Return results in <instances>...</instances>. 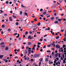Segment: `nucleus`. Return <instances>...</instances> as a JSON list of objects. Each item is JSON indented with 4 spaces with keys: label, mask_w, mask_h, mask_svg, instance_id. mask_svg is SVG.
Here are the masks:
<instances>
[{
    "label": "nucleus",
    "mask_w": 66,
    "mask_h": 66,
    "mask_svg": "<svg viewBox=\"0 0 66 66\" xmlns=\"http://www.w3.org/2000/svg\"><path fill=\"white\" fill-rule=\"evenodd\" d=\"M62 1V0H59V2H60V3H62V1Z\"/></svg>",
    "instance_id": "obj_27"
},
{
    "label": "nucleus",
    "mask_w": 66,
    "mask_h": 66,
    "mask_svg": "<svg viewBox=\"0 0 66 66\" xmlns=\"http://www.w3.org/2000/svg\"><path fill=\"white\" fill-rule=\"evenodd\" d=\"M50 27H48V28H46L45 30V31H46V30H50Z\"/></svg>",
    "instance_id": "obj_5"
},
{
    "label": "nucleus",
    "mask_w": 66,
    "mask_h": 66,
    "mask_svg": "<svg viewBox=\"0 0 66 66\" xmlns=\"http://www.w3.org/2000/svg\"><path fill=\"white\" fill-rule=\"evenodd\" d=\"M27 61H30V60H29V57H27Z\"/></svg>",
    "instance_id": "obj_16"
},
{
    "label": "nucleus",
    "mask_w": 66,
    "mask_h": 66,
    "mask_svg": "<svg viewBox=\"0 0 66 66\" xmlns=\"http://www.w3.org/2000/svg\"><path fill=\"white\" fill-rule=\"evenodd\" d=\"M36 46V45H34V46L33 47H34L35 48V47Z\"/></svg>",
    "instance_id": "obj_63"
},
{
    "label": "nucleus",
    "mask_w": 66,
    "mask_h": 66,
    "mask_svg": "<svg viewBox=\"0 0 66 66\" xmlns=\"http://www.w3.org/2000/svg\"><path fill=\"white\" fill-rule=\"evenodd\" d=\"M28 45H31V42H29L28 43Z\"/></svg>",
    "instance_id": "obj_12"
},
{
    "label": "nucleus",
    "mask_w": 66,
    "mask_h": 66,
    "mask_svg": "<svg viewBox=\"0 0 66 66\" xmlns=\"http://www.w3.org/2000/svg\"><path fill=\"white\" fill-rule=\"evenodd\" d=\"M43 51V49H41L40 50V52H42V51Z\"/></svg>",
    "instance_id": "obj_54"
},
{
    "label": "nucleus",
    "mask_w": 66,
    "mask_h": 66,
    "mask_svg": "<svg viewBox=\"0 0 66 66\" xmlns=\"http://www.w3.org/2000/svg\"><path fill=\"white\" fill-rule=\"evenodd\" d=\"M46 13L47 12H43V15H45L46 14Z\"/></svg>",
    "instance_id": "obj_23"
},
{
    "label": "nucleus",
    "mask_w": 66,
    "mask_h": 66,
    "mask_svg": "<svg viewBox=\"0 0 66 66\" xmlns=\"http://www.w3.org/2000/svg\"><path fill=\"white\" fill-rule=\"evenodd\" d=\"M18 36H16V38H19V34H18Z\"/></svg>",
    "instance_id": "obj_13"
},
{
    "label": "nucleus",
    "mask_w": 66,
    "mask_h": 66,
    "mask_svg": "<svg viewBox=\"0 0 66 66\" xmlns=\"http://www.w3.org/2000/svg\"><path fill=\"white\" fill-rule=\"evenodd\" d=\"M58 57V53L56 54H55V57Z\"/></svg>",
    "instance_id": "obj_6"
},
{
    "label": "nucleus",
    "mask_w": 66,
    "mask_h": 66,
    "mask_svg": "<svg viewBox=\"0 0 66 66\" xmlns=\"http://www.w3.org/2000/svg\"><path fill=\"white\" fill-rule=\"evenodd\" d=\"M36 36H37V35H35L34 36V37H36Z\"/></svg>",
    "instance_id": "obj_56"
},
{
    "label": "nucleus",
    "mask_w": 66,
    "mask_h": 66,
    "mask_svg": "<svg viewBox=\"0 0 66 66\" xmlns=\"http://www.w3.org/2000/svg\"><path fill=\"white\" fill-rule=\"evenodd\" d=\"M13 35H17V33H16L14 34H13Z\"/></svg>",
    "instance_id": "obj_34"
},
{
    "label": "nucleus",
    "mask_w": 66,
    "mask_h": 66,
    "mask_svg": "<svg viewBox=\"0 0 66 66\" xmlns=\"http://www.w3.org/2000/svg\"><path fill=\"white\" fill-rule=\"evenodd\" d=\"M47 52H50V51L49 50V51H47Z\"/></svg>",
    "instance_id": "obj_49"
},
{
    "label": "nucleus",
    "mask_w": 66,
    "mask_h": 66,
    "mask_svg": "<svg viewBox=\"0 0 66 66\" xmlns=\"http://www.w3.org/2000/svg\"><path fill=\"white\" fill-rule=\"evenodd\" d=\"M56 59L57 60V61H59V58L57 57L56 58Z\"/></svg>",
    "instance_id": "obj_45"
},
{
    "label": "nucleus",
    "mask_w": 66,
    "mask_h": 66,
    "mask_svg": "<svg viewBox=\"0 0 66 66\" xmlns=\"http://www.w3.org/2000/svg\"><path fill=\"white\" fill-rule=\"evenodd\" d=\"M22 14V12L21 11H20V15H21V14Z\"/></svg>",
    "instance_id": "obj_29"
},
{
    "label": "nucleus",
    "mask_w": 66,
    "mask_h": 66,
    "mask_svg": "<svg viewBox=\"0 0 66 66\" xmlns=\"http://www.w3.org/2000/svg\"><path fill=\"white\" fill-rule=\"evenodd\" d=\"M63 58H65V57H64V54H63Z\"/></svg>",
    "instance_id": "obj_60"
},
{
    "label": "nucleus",
    "mask_w": 66,
    "mask_h": 66,
    "mask_svg": "<svg viewBox=\"0 0 66 66\" xmlns=\"http://www.w3.org/2000/svg\"><path fill=\"white\" fill-rule=\"evenodd\" d=\"M16 26H18V25H19V23L18 22H16Z\"/></svg>",
    "instance_id": "obj_17"
},
{
    "label": "nucleus",
    "mask_w": 66,
    "mask_h": 66,
    "mask_svg": "<svg viewBox=\"0 0 66 66\" xmlns=\"http://www.w3.org/2000/svg\"><path fill=\"white\" fill-rule=\"evenodd\" d=\"M57 62L58 63L59 65H60V62L59 61H58Z\"/></svg>",
    "instance_id": "obj_50"
},
{
    "label": "nucleus",
    "mask_w": 66,
    "mask_h": 66,
    "mask_svg": "<svg viewBox=\"0 0 66 66\" xmlns=\"http://www.w3.org/2000/svg\"><path fill=\"white\" fill-rule=\"evenodd\" d=\"M24 14L25 15H26V16H27V15H28V13H25Z\"/></svg>",
    "instance_id": "obj_26"
},
{
    "label": "nucleus",
    "mask_w": 66,
    "mask_h": 66,
    "mask_svg": "<svg viewBox=\"0 0 66 66\" xmlns=\"http://www.w3.org/2000/svg\"><path fill=\"white\" fill-rule=\"evenodd\" d=\"M54 17H52L51 18V20H53V19H54Z\"/></svg>",
    "instance_id": "obj_22"
},
{
    "label": "nucleus",
    "mask_w": 66,
    "mask_h": 66,
    "mask_svg": "<svg viewBox=\"0 0 66 66\" xmlns=\"http://www.w3.org/2000/svg\"><path fill=\"white\" fill-rule=\"evenodd\" d=\"M25 54H27V53H28V51L26 50H25Z\"/></svg>",
    "instance_id": "obj_10"
},
{
    "label": "nucleus",
    "mask_w": 66,
    "mask_h": 66,
    "mask_svg": "<svg viewBox=\"0 0 66 66\" xmlns=\"http://www.w3.org/2000/svg\"><path fill=\"white\" fill-rule=\"evenodd\" d=\"M1 33L2 34H3L4 33L3 32V31H2Z\"/></svg>",
    "instance_id": "obj_51"
},
{
    "label": "nucleus",
    "mask_w": 66,
    "mask_h": 66,
    "mask_svg": "<svg viewBox=\"0 0 66 66\" xmlns=\"http://www.w3.org/2000/svg\"><path fill=\"white\" fill-rule=\"evenodd\" d=\"M8 31H9V32H10V31H11V29H8Z\"/></svg>",
    "instance_id": "obj_35"
},
{
    "label": "nucleus",
    "mask_w": 66,
    "mask_h": 66,
    "mask_svg": "<svg viewBox=\"0 0 66 66\" xmlns=\"http://www.w3.org/2000/svg\"><path fill=\"white\" fill-rule=\"evenodd\" d=\"M52 54L53 55H54V52H52Z\"/></svg>",
    "instance_id": "obj_42"
},
{
    "label": "nucleus",
    "mask_w": 66,
    "mask_h": 66,
    "mask_svg": "<svg viewBox=\"0 0 66 66\" xmlns=\"http://www.w3.org/2000/svg\"><path fill=\"white\" fill-rule=\"evenodd\" d=\"M43 19L44 20H46V18H43Z\"/></svg>",
    "instance_id": "obj_59"
},
{
    "label": "nucleus",
    "mask_w": 66,
    "mask_h": 66,
    "mask_svg": "<svg viewBox=\"0 0 66 66\" xmlns=\"http://www.w3.org/2000/svg\"><path fill=\"white\" fill-rule=\"evenodd\" d=\"M50 17V15H48V16H47V18H48V17Z\"/></svg>",
    "instance_id": "obj_61"
},
{
    "label": "nucleus",
    "mask_w": 66,
    "mask_h": 66,
    "mask_svg": "<svg viewBox=\"0 0 66 66\" xmlns=\"http://www.w3.org/2000/svg\"><path fill=\"white\" fill-rule=\"evenodd\" d=\"M26 48L27 49H28V48H29V47L28 46H27Z\"/></svg>",
    "instance_id": "obj_57"
},
{
    "label": "nucleus",
    "mask_w": 66,
    "mask_h": 66,
    "mask_svg": "<svg viewBox=\"0 0 66 66\" xmlns=\"http://www.w3.org/2000/svg\"><path fill=\"white\" fill-rule=\"evenodd\" d=\"M49 64H53V62H50Z\"/></svg>",
    "instance_id": "obj_58"
},
{
    "label": "nucleus",
    "mask_w": 66,
    "mask_h": 66,
    "mask_svg": "<svg viewBox=\"0 0 66 66\" xmlns=\"http://www.w3.org/2000/svg\"><path fill=\"white\" fill-rule=\"evenodd\" d=\"M61 54L60 53H59V57H61Z\"/></svg>",
    "instance_id": "obj_28"
},
{
    "label": "nucleus",
    "mask_w": 66,
    "mask_h": 66,
    "mask_svg": "<svg viewBox=\"0 0 66 66\" xmlns=\"http://www.w3.org/2000/svg\"><path fill=\"white\" fill-rule=\"evenodd\" d=\"M5 47V45H2L1 46V47Z\"/></svg>",
    "instance_id": "obj_48"
},
{
    "label": "nucleus",
    "mask_w": 66,
    "mask_h": 66,
    "mask_svg": "<svg viewBox=\"0 0 66 66\" xmlns=\"http://www.w3.org/2000/svg\"><path fill=\"white\" fill-rule=\"evenodd\" d=\"M58 22H59L58 21H56L54 23H55L56 24V23H57Z\"/></svg>",
    "instance_id": "obj_24"
},
{
    "label": "nucleus",
    "mask_w": 66,
    "mask_h": 66,
    "mask_svg": "<svg viewBox=\"0 0 66 66\" xmlns=\"http://www.w3.org/2000/svg\"><path fill=\"white\" fill-rule=\"evenodd\" d=\"M4 44V42H2L1 44V45H3V44Z\"/></svg>",
    "instance_id": "obj_37"
},
{
    "label": "nucleus",
    "mask_w": 66,
    "mask_h": 66,
    "mask_svg": "<svg viewBox=\"0 0 66 66\" xmlns=\"http://www.w3.org/2000/svg\"><path fill=\"white\" fill-rule=\"evenodd\" d=\"M36 29H37V27H36V28H34L33 29V30H34V31H35V30H36Z\"/></svg>",
    "instance_id": "obj_18"
},
{
    "label": "nucleus",
    "mask_w": 66,
    "mask_h": 66,
    "mask_svg": "<svg viewBox=\"0 0 66 66\" xmlns=\"http://www.w3.org/2000/svg\"><path fill=\"white\" fill-rule=\"evenodd\" d=\"M33 38V37H31V35L29 36L28 37V39H32Z\"/></svg>",
    "instance_id": "obj_1"
},
{
    "label": "nucleus",
    "mask_w": 66,
    "mask_h": 66,
    "mask_svg": "<svg viewBox=\"0 0 66 66\" xmlns=\"http://www.w3.org/2000/svg\"><path fill=\"white\" fill-rule=\"evenodd\" d=\"M37 24H33L32 25V27H33V28H37Z\"/></svg>",
    "instance_id": "obj_2"
},
{
    "label": "nucleus",
    "mask_w": 66,
    "mask_h": 66,
    "mask_svg": "<svg viewBox=\"0 0 66 66\" xmlns=\"http://www.w3.org/2000/svg\"><path fill=\"white\" fill-rule=\"evenodd\" d=\"M32 50H35V47H33L32 48Z\"/></svg>",
    "instance_id": "obj_32"
},
{
    "label": "nucleus",
    "mask_w": 66,
    "mask_h": 66,
    "mask_svg": "<svg viewBox=\"0 0 66 66\" xmlns=\"http://www.w3.org/2000/svg\"><path fill=\"white\" fill-rule=\"evenodd\" d=\"M40 24H41L40 23H38L37 24V25L38 26H40Z\"/></svg>",
    "instance_id": "obj_11"
},
{
    "label": "nucleus",
    "mask_w": 66,
    "mask_h": 66,
    "mask_svg": "<svg viewBox=\"0 0 66 66\" xmlns=\"http://www.w3.org/2000/svg\"><path fill=\"white\" fill-rule=\"evenodd\" d=\"M7 14H4V16H7Z\"/></svg>",
    "instance_id": "obj_44"
},
{
    "label": "nucleus",
    "mask_w": 66,
    "mask_h": 66,
    "mask_svg": "<svg viewBox=\"0 0 66 66\" xmlns=\"http://www.w3.org/2000/svg\"><path fill=\"white\" fill-rule=\"evenodd\" d=\"M2 28H5V26H4V25H2Z\"/></svg>",
    "instance_id": "obj_20"
},
{
    "label": "nucleus",
    "mask_w": 66,
    "mask_h": 66,
    "mask_svg": "<svg viewBox=\"0 0 66 66\" xmlns=\"http://www.w3.org/2000/svg\"><path fill=\"white\" fill-rule=\"evenodd\" d=\"M64 2L66 3V0H64Z\"/></svg>",
    "instance_id": "obj_64"
},
{
    "label": "nucleus",
    "mask_w": 66,
    "mask_h": 66,
    "mask_svg": "<svg viewBox=\"0 0 66 66\" xmlns=\"http://www.w3.org/2000/svg\"><path fill=\"white\" fill-rule=\"evenodd\" d=\"M5 50L6 51H7L9 50V47L7 46L5 48Z\"/></svg>",
    "instance_id": "obj_4"
},
{
    "label": "nucleus",
    "mask_w": 66,
    "mask_h": 66,
    "mask_svg": "<svg viewBox=\"0 0 66 66\" xmlns=\"http://www.w3.org/2000/svg\"><path fill=\"white\" fill-rule=\"evenodd\" d=\"M44 41H45V42H46V41H47V39H44Z\"/></svg>",
    "instance_id": "obj_52"
},
{
    "label": "nucleus",
    "mask_w": 66,
    "mask_h": 66,
    "mask_svg": "<svg viewBox=\"0 0 66 66\" xmlns=\"http://www.w3.org/2000/svg\"><path fill=\"white\" fill-rule=\"evenodd\" d=\"M37 57H39V54H37Z\"/></svg>",
    "instance_id": "obj_41"
},
{
    "label": "nucleus",
    "mask_w": 66,
    "mask_h": 66,
    "mask_svg": "<svg viewBox=\"0 0 66 66\" xmlns=\"http://www.w3.org/2000/svg\"><path fill=\"white\" fill-rule=\"evenodd\" d=\"M43 48H46V45H44V47H43Z\"/></svg>",
    "instance_id": "obj_62"
},
{
    "label": "nucleus",
    "mask_w": 66,
    "mask_h": 66,
    "mask_svg": "<svg viewBox=\"0 0 66 66\" xmlns=\"http://www.w3.org/2000/svg\"><path fill=\"white\" fill-rule=\"evenodd\" d=\"M25 33V35H27V34H28V31H27Z\"/></svg>",
    "instance_id": "obj_19"
},
{
    "label": "nucleus",
    "mask_w": 66,
    "mask_h": 66,
    "mask_svg": "<svg viewBox=\"0 0 66 66\" xmlns=\"http://www.w3.org/2000/svg\"><path fill=\"white\" fill-rule=\"evenodd\" d=\"M34 56L35 57H37V54H35L34 55Z\"/></svg>",
    "instance_id": "obj_8"
},
{
    "label": "nucleus",
    "mask_w": 66,
    "mask_h": 66,
    "mask_svg": "<svg viewBox=\"0 0 66 66\" xmlns=\"http://www.w3.org/2000/svg\"><path fill=\"white\" fill-rule=\"evenodd\" d=\"M39 60L41 62H42V61H43V59L42 58H40Z\"/></svg>",
    "instance_id": "obj_21"
},
{
    "label": "nucleus",
    "mask_w": 66,
    "mask_h": 66,
    "mask_svg": "<svg viewBox=\"0 0 66 66\" xmlns=\"http://www.w3.org/2000/svg\"><path fill=\"white\" fill-rule=\"evenodd\" d=\"M28 51L29 52H31V50H28Z\"/></svg>",
    "instance_id": "obj_47"
},
{
    "label": "nucleus",
    "mask_w": 66,
    "mask_h": 66,
    "mask_svg": "<svg viewBox=\"0 0 66 66\" xmlns=\"http://www.w3.org/2000/svg\"><path fill=\"white\" fill-rule=\"evenodd\" d=\"M59 19V18L57 17H56L55 18V19L56 20H57V19Z\"/></svg>",
    "instance_id": "obj_38"
},
{
    "label": "nucleus",
    "mask_w": 66,
    "mask_h": 66,
    "mask_svg": "<svg viewBox=\"0 0 66 66\" xmlns=\"http://www.w3.org/2000/svg\"><path fill=\"white\" fill-rule=\"evenodd\" d=\"M4 56V55H0V59H2L3 57Z\"/></svg>",
    "instance_id": "obj_7"
},
{
    "label": "nucleus",
    "mask_w": 66,
    "mask_h": 66,
    "mask_svg": "<svg viewBox=\"0 0 66 66\" xmlns=\"http://www.w3.org/2000/svg\"><path fill=\"white\" fill-rule=\"evenodd\" d=\"M43 11V9H40V12H42V11Z\"/></svg>",
    "instance_id": "obj_36"
},
{
    "label": "nucleus",
    "mask_w": 66,
    "mask_h": 66,
    "mask_svg": "<svg viewBox=\"0 0 66 66\" xmlns=\"http://www.w3.org/2000/svg\"><path fill=\"white\" fill-rule=\"evenodd\" d=\"M45 61L46 62H47V61H48V58H46Z\"/></svg>",
    "instance_id": "obj_15"
},
{
    "label": "nucleus",
    "mask_w": 66,
    "mask_h": 66,
    "mask_svg": "<svg viewBox=\"0 0 66 66\" xmlns=\"http://www.w3.org/2000/svg\"><path fill=\"white\" fill-rule=\"evenodd\" d=\"M37 18H36L35 19H34V21H37Z\"/></svg>",
    "instance_id": "obj_9"
},
{
    "label": "nucleus",
    "mask_w": 66,
    "mask_h": 66,
    "mask_svg": "<svg viewBox=\"0 0 66 66\" xmlns=\"http://www.w3.org/2000/svg\"><path fill=\"white\" fill-rule=\"evenodd\" d=\"M5 3L6 4H9V1H6Z\"/></svg>",
    "instance_id": "obj_40"
},
{
    "label": "nucleus",
    "mask_w": 66,
    "mask_h": 66,
    "mask_svg": "<svg viewBox=\"0 0 66 66\" xmlns=\"http://www.w3.org/2000/svg\"><path fill=\"white\" fill-rule=\"evenodd\" d=\"M41 44L40 43H39V42H38V45H41Z\"/></svg>",
    "instance_id": "obj_31"
},
{
    "label": "nucleus",
    "mask_w": 66,
    "mask_h": 66,
    "mask_svg": "<svg viewBox=\"0 0 66 66\" xmlns=\"http://www.w3.org/2000/svg\"><path fill=\"white\" fill-rule=\"evenodd\" d=\"M12 3V2H10L9 3V4H11Z\"/></svg>",
    "instance_id": "obj_46"
},
{
    "label": "nucleus",
    "mask_w": 66,
    "mask_h": 66,
    "mask_svg": "<svg viewBox=\"0 0 66 66\" xmlns=\"http://www.w3.org/2000/svg\"><path fill=\"white\" fill-rule=\"evenodd\" d=\"M40 16H41L42 17H44V15H43V14H41L40 15Z\"/></svg>",
    "instance_id": "obj_39"
},
{
    "label": "nucleus",
    "mask_w": 66,
    "mask_h": 66,
    "mask_svg": "<svg viewBox=\"0 0 66 66\" xmlns=\"http://www.w3.org/2000/svg\"><path fill=\"white\" fill-rule=\"evenodd\" d=\"M59 36H57L56 37V39H58L59 38Z\"/></svg>",
    "instance_id": "obj_25"
},
{
    "label": "nucleus",
    "mask_w": 66,
    "mask_h": 66,
    "mask_svg": "<svg viewBox=\"0 0 66 66\" xmlns=\"http://www.w3.org/2000/svg\"><path fill=\"white\" fill-rule=\"evenodd\" d=\"M32 62H33V61H34V60H33L32 59H31L30 60Z\"/></svg>",
    "instance_id": "obj_43"
},
{
    "label": "nucleus",
    "mask_w": 66,
    "mask_h": 66,
    "mask_svg": "<svg viewBox=\"0 0 66 66\" xmlns=\"http://www.w3.org/2000/svg\"><path fill=\"white\" fill-rule=\"evenodd\" d=\"M8 62V60H6V61H5V63H7V62Z\"/></svg>",
    "instance_id": "obj_53"
},
{
    "label": "nucleus",
    "mask_w": 66,
    "mask_h": 66,
    "mask_svg": "<svg viewBox=\"0 0 66 66\" xmlns=\"http://www.w3.org/2000/svg\"><path fill=\"white\" fill-rule=\"evenodd\" d=\"M12 16L14 18H17V17L14 16V15H13Z\"/></svg>",
    "instance_id": "obj_14"
},
{
    "label": "nucleus",
    "mask_w": 66,
    "mask_h": 66,
    "mask_svg": "<svg viewBox=\"0 0 66 66\" xmlns=\"http://www.w3.org/2000/svg\"><path fill=\"white\" fill-rule=\"evenodd\" d=\"M21 6L22 7H26L25 6H23V5H21Z\"/></svg>",
    "instance_id": "obj_33"
},
{
    "label": "nucleus",
    "mask_w": 66,
    "mask_h": 66,
    "mask_svg": "<svg viewBox=\"0 0 66 66\" xmlns=\"http://www.w3.org/2000/svg\"><path fill=\"white\" fill-rule=\"evenodd\" d=\"M65 46H66L65 45H63V46L62 47L63 48H64L65 47Z\"/></svg>",
    "instance_id": "obj_30"
},
{
    "label": "nucleus",
    "mask_w": 66,
    "mask_h": 66,
    "mask_svg": "<svg viewBox=\"0 0 66 66\" xmlns=\"http://www.w3.org/2000/svg\"><path fill=\"white\" fill-rule=\"evenodd\" d=\"M58 20L59 21H61V20L60 19H59Z\"/></svg>",
    "instance_id": "obj_55"
},
{
    "label": "nucleus",
    "mask_w": 66,
    "mask_h": 66,
    "mask_svg": "<svg viewBox=\"0 0 66 66\" xmlns=\"http://www.w3.org/2000/svg\"><path fill=\"white\" fill-rule=\"evenodd\" d=\"M56 48H57V49H59L60 48H61V46H59V45H57L55 46Z\"/></svg>",
    "instance_id": "obj_3"
}]
</instances>
